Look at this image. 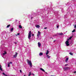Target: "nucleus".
Wrapping results in <instances>:
<instances>
[{"mask_svg":"<svg viewBox=\"0 0 76 76\" xmlns=\"http://www.w3.org/2000/svg\"><path fill=\"white\" fill-rule=\"evenodd\" d=\"M15 35H16V36H18V35H17V34H16Z\"/></svg>","mask_w":76,"mask_h":76,"instance_id":"obj_40","label":"nucleus"},{"mask_svg":"<svg viewBox=\"0 0 76 76\" xmlns=\"http://www.w3.org/2000/svg\"><path fill=\"white\" fill-rule=\"evenodd\" d=\"M27 61L28 64H29V65L31 67H32V62H31V61L29 60L28 59H27Z\"/></svg>","mask_w":76,"mask_h":76,"instance_id":"obj_1","label":"nucleus"},{"mask_svg":"<svg viewBox=\"0 0 76 76\" xmlns=\"http://www.w3.org/2000/svg\"><path fill=\"white\" fill-rule=\"evenodd\" d=\"M32 75H33V76H34V74H32Z\"/></svg>","mask_w":76,"mask_h":76,"instance_id":"obj_38","label":"nucleus"},{"mask_svg":"<svg viewBox=\"0 0 76 76\" xmlns=\"http://www.w3.org/2000/svg\"><path fill=\"white\" fill-rule=\"evenodd\" d=\"M47 58H50L51 57V56H49V55H47Z\"/></svg>","mask_w":76,"mask_h":76,"instance_id":"obj_10","label":"nucleus"},{"mask_svg":"<svg viewBox=\"0 0 76 76\" xmlns=\"http://www.w3.org/2000/svg\"><path fill=\"white\" fill-rule=\"evenodd\" d=\"M20 35V33H19L17 34L18 35Z\"/></svg>","mask_w":76,"mask_h":76,"instance_id":"obj_27","label":"nucleus"},{"mask_svg":"<svg viewBox=\"0 0 76 76\" xmlns=\"http://www.w3.org/2000/svg\"><path fill=\"white\" fill-rule=\"evenodd\" d=\"M69 39H67V41H69Z\"/></svg>","mask_w":76,"mask_h":76,"instance_id":"obj_37","label":"nucleus"},{"mask_svg":"<svg viewBox=\"0 0 76 76\" xmlns=\"http://www.w3.org/2000/svg\"><path fill=\"white\" fill-rule=\"evenodd\" d=\"M40 70L42 71H43V72H45V70H44V69H42V68H41Z\"/></svg>","mask_w":76,"mask_h":76,"instance_id":"obj_12","label":"nucleus"},{"mask_svg":"<svg viewBox=\"0 0 76 76\" xmlns=\"http://www.w3.org/2000/svg\"><path fill=\"white\" fill-rule=\"evenodd\" d=\"M32 37H34V34H32Z\"/></svg>","mask_w":76,"mask_h":76,"instance_id":"obj_31","label":"nucleus"},{"mask_svg":"<svg viewBox=\"0 0 76 76\" xmlns=\"http://www.w3.org/2000/svg\"><path fill=\"white\" fill-rule=\"evenodd\" d=\"M36 27L39 28V27H40L39 25H36Z\"/></svg>","mask_w":76,"mask_h":76,"instance_id":"obj_17","label":"nucleus"},{"mask_svg":"<svg viewBox=\"0 0 76 76\" xmlns=\"http://www.w3.org/2000/svg\"><path fill=\"white\" fill-rule=\"evenodd\" d=\"M45 73H46V74H48V73H47V72H45Z\"/></svg>","mask_w":76,"mask_h":76,"instance_id":"obj_36","label":"nucleus"},{"mask_svg":"<svg viewBox=\"0 0 76 76\" xmlns=\"http://www.w3.org/2000/svg\"><path fill=\"white\" fill-rule=\"evenodd\" d=\"M72 37H71L69 38V39H72Z\"/></svg>","mask_w":76,"mask_h":76,"instance_id":"obj_24","label":"nucleus"},{"mask_svg":"<svg viewBox=\"0 0 76 76\" xmlns=\"http://www.w3.org/2000/svg\"><path fill=\"white\" fill-rule=\"evenodd\" d=\"M74 28H75V29H76V25H75L74 26Z\"/></svg>","mask_w":76,"mask_h":76,"instance_id":"obj_26","label":"nucleus"},{"mask_svg":"<svg viewBox=\"0 0 76 76\" xmlns=\"http://www.w3.org/2000/svg\"><path fill=\"white\" fill-rule=\"evenodd\" d=\"M68 61V58H66V60L65 61L66 62H67V61Z\"/></svg>","mask_w":76,"mask_h":76,"instance_id":"obj_21","label":"nucleus"},{"mask_svg":"<svg viewBox=\"0 0 76 76\" xmlns=\"http://www.w3.org/2000/svg\"><path fill=\"white\" fill-rule=\"evenodd\" d=\"M24 76H26V75H24Z\"/></svg>","mask_w":76,"mask_h":76,"instance_id":"obj_41","label":"nucleus"},{"mask_svg":"<svg viewBox=\"0 0 76 76\" xmlns=\"http://www.w3.org/2000/svg\"><path fill=\"white\" fill-rule=\"evenodd\" d=\"M7 54V53L6 52V51H5L4 53H3L4 55H5V54Z\"/></svg>","mask_w":76,"mask_h":76,"instance_id":"obj_18","label":"nucleus"},{"mask_svg":"<svg viewBox=\"0 0 76 76\" xmlns=\"http://www.w3.org/2000/svg\"><path fill=\"white\" fill-rule=\"evenodd\" d=\"M57 28H58V26H57Z\"/></svg>","mask_w":76,"mask_h":76,"instance_id":"obj_35","label":"nucleus"},{"mask_svg":"<svg viewBox=\"0 0 76 76\" xmlns=\"http://www.w3.org/2000/svg\"><path fill=\"white\" fill-rule=\"evenodd\" d=\"M20 73H22V71L21 70H20Z\"/></svg>","mask_w":76,"mask_h":76,"instance_id":"obj_29","label":"nucleus"},{"mask_svg":"<svg viewBox=\"0 0 76 76\" xmlns=\"http://www.w3.org/2000/svg\"><path fill=\"white\" fill-rule=\"evenodd\" d=\"M69 54H70V55H71V56H73V54L72 52H70V53H69Z\"/></svg>","mask_w":76,"mask_h":76,"instance_id":"obj_19","label":"nucleus"},{"mask_svg":"<svg viewBox=\"0 0 76 76\" xmlns=\"http://www.w3.org/2000/svg\"><path fill=\"white\" fill-rule=\"evenodd\" d=\"M1 65L0 64V70H1V71H3V69H2V68H1Z\"/></svg>","mask_w":76,"mask_h":76,"instance_id":"obj_8","label":"nucleus"},{"mask_svg":"<svg viewBox=\"0 0 76 76\" xmlns=\"http://www.w3.org/2000/svg\"><path fill=\"white\" fill-rule=\"evenodd\" d=\"M41 43H40L39 42H38V45L39 47H41Z\"/></svg>","mask_w":76,"mask_h":76,"instance_id":"obj_7","label":"nucleus"},{"mask_svg":"<svg viewBox=\"0 0 76 76\" xmlns=\"http://www.w3.org/2000/svg\"><path fill=\"white\" fill-rule=\"evenodd\" d=\"M33 19V17H32L31 18V19Z\"/></svg>","mask_w":76,"mask_h":76,"instance_id":"obj_33","label":"nucleus"},{"mask_svg":"<svg viewBox=\"0 0 76 76\" xmlns=\"http://www.w3.org/2000/svg\"><path fill=\"white\" fill-rule=\"evenodd\" d=\"M28 38L29 39H31V34H32V31H30L28 33Z\"/></svg>","mask_w":76,"mask_h":76,"instance_id":"obj_2","label":"nucleus"},{"mask_svg":"<svg viewBox=\"0 0 76 76\" xmlns=\"http://www.w3.org/2000/svg\"><path fill=\"white\" fill-rule=\"evenodd\" d=\"M63 34V33H59L58 34L59 35H62Z\"/></svg>","mask_w":76,"mask_h":76,"instance_id":"obj_15","label":"nucleus"},{"mask_svg":"<svg viewBox=\"0 0 76 76\" xmlns=\"http://www.w3.org/2000/svg\"><path fill=\"white\" fill-rule=\"evenodd\" d=\"M67 65H68V64H66L65 66H67Z\"/></svg>","mask_w":76,"mask_h":76,"instance_id":"obj_30","label":"nucleus"},{"mask_svg":"<svg viewBox=\"0 0 76 76\" xmlns=\"http://www.w3.org/2000/svg\"><path fill=\"white\" fill-rule=\"evenodd\" d=\"M69 41L68 40L66 41L65 42V44L66 45V46H69V45H70V44H69Z\"/></svg>","mask_w":76,"mask_h":76,"instance_id":"obj_4","label":"nucleus"},{"mask_svg":"<svg viewBox=\"0 0 76 76\" xmlns=\"http://www.w3.org/2000/svg\"><path fill=\"white\" fill-rule=\"evenodd\" d=\"M10 63V64H12V62H11L10 63Z\"/></svg>","mask_w":76,"mask_h":76,"instance_id":"obj_32","label":"nucleus"},{"mask_svg":"<svg viewBox=\"0 0 76 76\" xmlns=\"http://www.w3.org/2000/svg\"><path fill=\"white\" fill-rule=\"evenodd\" d=\"M29 74H29V75H28V76H31V72H30L29 73Z\"/></svg>","mask_w":76,"mask_h":76,"instance_id":"obj_22","label":"nucleus"},{"mask_svg":"<svg viewBox=\"0 0 76 76\" xmlns=\"http://www.w3.org/2000/svg\"><path fill=\"white\" fill-rule=\"evenodd\" d=\"M2 74L3 75H4V76H7V75H6V74H5L4 73V72H3L2 73Z\"/></svg>","mask_w":76,"mask_h":76,"instance_id":"obj_14","label":"nucleus"},{"mask_svg":"<svg viewBox=\"0 0 76 76\" xmlns=\"http://www.w3.org/2000/svg\"><path fill=\"white\" fill-rule=\"evenodd\" d=\"M48 53H49V50H47L46 53V54L47 55L48 54Z\"/></svg>","mask_w":76,"mask_h":76,"instance_id":"obj_11","label":"nucleus"},{"mask_svg":"<svg viewBox=\"0 0 76 76\" xmlns=\"http://www.w3.org/2000/svg\"><path fill=\"white\" fill-rule=\"evenodd\" d=\"M10 25L9 24L7 26V28H9V27H10Z\"/></svg>","mask_w":76,"mask_h":76,"instance_id":"obj_16","label":"nucleus"},{"mask_svg":"<svg viewBox=\"0 0 76 76\" xmlns=\"http://www.w3.org/2000/svg\"><path fill=\"white\" fill-rule=\"evenodd\" d=\"M43 55V53H40L39 54V56H42Z\"/></svg>","mask_w":76,"mask_h":76,"instance_id":"obj_9","label":"nucleus"},{"mask_svg":"<svg viewBox=\"0 0 76 76\" xmlns=\"http://www.w3.org/2000/svg\"><path fill=\"white\" fill-rule=\"evenodd\" d=\"M14 43H15V44H17V42H14Z\"/></svg>","mask_w":76,"mask_h":76,"instance_id":"obj_34","label":"nucleus"},{"mask_svg":"<svg viewBox=\"0 0 76 76\" xmlns=\"http://www.w3.org/2000/svg\"><path fill=\"white\" fill-rule=\"evenodd\" d=\"M41 34V32L39 31H38V34H37V37H39V35H40V34Z\"/></svg>","mask_w":76,"mask_h":76,"instance_id":"obj_6","label":"nucleus"},{"mask_svg":"<svg viewBox=\"0 0 76 76\" xmlns=\"http://www.w3.org/2000/svg\"><path fill=\"white\" fill-rule=\"evenodd\" d=\"M8 66L9 67H10V63L8 64Z\"/></svg>","mask_w":76,"mask_h":76,"instance_id":"obj_23","label":"nucleus"},{"mask_svg":"<svg viewBox=\"0 0 76 76\" xmlns=\"http://www.w3.org/2000/svg\"><path fill=\"white\" fill-rule=\"evenodd\" d=\"M19 28L21 29L22 28V26L21 25H19Z\"/></svg>","mask_w":76,"mask_h":76,"instance_id":"obj_13","label":"nucleus"},{"mask_svg":"<svg viewBox=\"0 0 76 76\" xmlns=\"http://www.w3.org/2000/svg\"><path fill=\"white\" fill-rule=\"evenodd\" d=\"M13 28H12L11 29V31H13Z\"/></svg>","mask_w":76,"mask_h":76,"instance_id":"obj_25","label":"nucleus"},{"mask_svg":"<svg viewBox=\"0 0 76 76\" xmlns=\"http://www.w3.org/2000/svg\"><path fill=\"white\" fill-rule=\"evenodd\" d=\"M64 71H66V70H69L70 69V67H65L63 68Z\"/></svg>","mask_w":76,"mask_h":76,"instance_id":"obj_3","label":"nucleus"},{"mask_svg":"<svg viewBox=\"0 0 76 76\" xmlns=\"http://www.w3.org/2000/svg\"><path fill=\"white\" fill-rule=\"evenodd\" d=\"M76 31V30H75V29H74L73 30V31H72V32H74Z\"/></svg>","mask_w":76,"mask_h":76,"instance_id":"obj_20","label":"nucleus"},{"mask_svg":"<svg viewBox=\"0 0 76 76\" xmlns=\"http://www.w3.org/2000/svg\"><path fill=\"white\" fill-rule=\"evenodd\" d=\"M44 29H47V27H45Z\"/></svg>","mask_w":76,"mask_h":76,"instance_id":"obj_28","label":"nucleus"},{"mask_svg":"<svg viewBox=\"0 0 76 76\" xmlns=\"http://www.w3.org/2000/svg\"><path fill=\"white\" fill-rule=\"evenodd\" d=\"M55 36H57V35H55Z\"/></svg>","mask_w":76,"mask_h":76,"instance_id":"obj_42","label":"nucleus"},{"mask_svg":"<svg viewBox=\"0 0 76 76\" xmlns=\"http://www.w3.org/2000/svg\"><path fill=\"white\" fill-rule=\"evenodd\" d=\"M18 54V53H17V52H16L15 54V55H14V58H16V57H17V56Z\"/></svg>","mask_w":76,"mask_h":76,"instance_id":"obj_5","label":"nucleus"},{"mask_svg":"<svg viewBox=\"0 0 76 76\" xmlns=\"http://www.w3.org/2000/svg\"><path fill=\"white\" fill-rule=\"evenodd\" d=\"M56 42V40H54V41H53V42Z\"/></svg>","mask_w":76,"mask_h":76,"instance_id":"obj_39","label":"nucleus"}]
</instances>
